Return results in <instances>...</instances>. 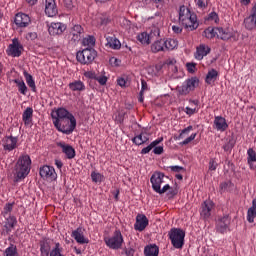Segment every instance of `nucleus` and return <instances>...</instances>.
Listing matches in <instances>:
<instances>
[{"label":"nucleus","mask_w":256,"mask_h":256,"mask_svg":"<svg viewBox=\"0 0 256 256\" xmlns=\"http://www.w3.org/2000/svg\"><path fill=\"white\" fill-rule=\"evenodd\" d=\"M4 218H5L4 229L7 235H9V233H11V231H13V229L15 228V225H17V217L9 214Z\"/></svg>","instance_id":"24"},{"label":"nucleus","mask_w":256,"mask_h":256,"mask_svg":"<svg viewBox=\"0 0 256 256\" xmlns=\"http://www.w3.org/2000/svg\"><path fill=\"white\" fill-rule=\"evenodd\" d=\"M27 41H35L37 39V33L36 32H29L26 34Z\"/></svg>","instance_id":"56"},{"label":"nucleus","mask_w":256,"mask_h":256,"mask_svg":"<svg viewBox=\"0 0 256 256\" xmlns=\"http://www.w3.org/2000/svg\"><path fill=\"white\" fill-rule=\"evenodd\" d=\"M104 243L108 249H112L113 251L121 249L125 243L121 230L116 229L111 236L104 237Z\"/></svg>","instance_id":"4"},{"label":"nucleus","mask_w":256,"mask_h":256,"mask_svg":"<svg viewBox=\"0 0 256 256\" xmlns=\"http://www.w3.org/2000/svg\"><path fill=\"white\" fill-rule=\"evenodd\" d=\"M145 256H159V246L156 244L147 245L144 248Z\"/></svg>","instance_id":"31"},{"label":"nucleus","mask_w":256,"mask_h":256,"mask_svg":"<svg viewBox=\"0 0 256 256\" xmlns=\"http://www.w3.org/2000/svg\"><path fill=\"white\" fill-rule=\"evenodd\" d=\"M194 12L191 11V9H189L188 7H186L185 5L180 6L179 8V23H181V21H186L188 17H190V15H193Z\"/></svg>","instance_id":"29"},{"label":"nucleus","mask_w":256,"mask_h":256,"mask_svg":"<svg viewBox=\"0 0 256 256\" xmlns=\"http://www.w3.org/2000/svg\"><path fill=\"white\" fill-rule=\"evenodd\" d=\"M191 131H193V126H191V125L182 129L178 136V139H184L185 135H189V133H191Z\"/></svg>","instance_id":"47"},{"label":"nucleus","mask_w":256,"mask_h":256,"mask_svg":"<svg viewBox=\"0 0 256 256\" xmlns=\"http://www.w3.org/2000/svg\"><path fill=\"white\" fill-rule=\"evenodd\" d=\"M195 4L198 9H207V3L203 0H195Z\"/></svg>","instance_id":"53"},{"label":"nucleus","mask_w":256,"mask_h":256,"mask_svg":"<svg viewBox=\"0 0 256 256\" xmlns=\"http://www.w3.org/2000/svg\"><path fill=\"white\" fill-rule=\"evenodd\" d=\"M91 179L93 183H102L103 179H105V176L99 172H92L91 173Z\"/></svg>","instance_id":"46"},{"label":"nucleus","mask_w":256,"mask_h":256,"mask_svg":"<svg viewBox=\"0 0 256 256\" xmlns=\"http://www.w3.org/2000/svg\"><path fill=\"white\" fill-rule=\"evenodd\" d=\"M3 141L4 151H13L17 149V142L19 139L15 136H5Z\"/></svg>","instance_id":"20"},{"label":"nucleus","mask_w":256,"mask_h":256,"mask_svg":"<svg viewBox=\"0 0 256 256\" xmlns=\"http://www.w3.org/2000/svg\"><path fill=\"white\" fill-rule=\"evenodd\" d=\"M67 25L61 22H52L48 27V33L50 35H63V32L66 31Z\"/></svg>","instance_id":"18"},{"label":"nucleus","mask_w":256,"mask_h":256,"mask_svg":"<svg viewBox=\"0 0 256 256\" xmlns=\"http://www.w3.org/2000/svg\"><path fill=\"white\" fill-rule=\"evenodd\" d=\"M106 47L119 51L121 49V41L115 35H105Z\"/></svg>","instance_id":"22"},{"label":"nucleus","mask_w":256,"mask_h":256,"mask_svg":"<svg viewBox=\"0 0 256 256\" xmlns=\"http://www.w3.org/2000/svg\"><path fill=\"white\" fill-rule=\"evenodd\" d=\"M149 227V219L145 214H137L136 222L134 224L135 231H139L140 233L145 231Z\"/></svg>","instance_id":"15"},{"label":"nucleus","mask_w":256,"mask_h":256,"mask_svg":"<svg viewBox=\"0 0 256 256\" xmlns=\"http://www.w3.org/2000/svg\"><path fill=\"white\" fill-rule=\"evenodd\" d=\"M247 156L248 165H251V163H256V152L253 150V148H249L247 150Z\"/></svg>","instance_id":"43"},{"label":"nucleus","mask_w":256,"mask_h":256,"mask_svg":"<svg viewBox=\"0 0 256 256\" xmlns=\"http://www.w3.org/2000/svg\"><path fill=\"white\" fill-rule=\"evenodd\" d=\"M244 27L247 31L256 29V4L252 7L251 14L244 19Z\"/></svg>","instance_id":"16"},{"label":"nucleus","mask_w":256,"mask_h":256,"mask_svg":"<svg viewBox=\"0 0 256 256\" xmlns=\"http://www.w3.org/2000/svg\"><path fill=\"white\" fill-rule=\"evenodd\" d=\"M214 127L216 130L224 132L229 128V124H227V120L222 116H215Z\"/></svg>","instance_id":"25"},{"label":"nucleus","mask_w":256,"mask_h":256,"mask_svg":"<svg viewBox=\"0 0 256 256\" xmlns=\"http://www.w3.org/2000/svg\"><path fill=\"white\" fill-rule=\"evenodd\" d=\"M213 209H215V203H213L211 200H205L200 207L201 219L204 221H209L213 213Z\"/></svg>","instance_id":"9"},{"label":"nucleus","mask_w":256,"mask_h":256,"mask_svg":"<svg viewBox=\"0 0 256 256\" xmlns=\"http://www.w3.org/2000/svg\"><path fill=\"white\" fill-rule=\"evenodd\" d=\"M149 141V136L145 134V132H141L140 134L136 135L134 138H132V142L134 145H143Z\"/></svg>","instance_id":"34"},{"label":"nucleus","mask_w":256,"mask_h":256,"mask_svg":"<svg viewBox=\"0 0 256 256\" xmlns=\"http://www.w3.org/2000/svg\"><path fill=\"white\" fill-rule=\"evenodd\" d=\"M109 78L105 76V74L97 75L95 81L99 83V85H107V81Z\"/></svg>","instance_id":"48"},{"label":"nucleus","mask_w":256,"mask_h":256,"mask_svg":"<svg viewBox=\"0 0 256 256\" xmlns=\"http://www.w3.org/2000/svg\"><path fill=\"white\" fill-rule=\"evenodd\" d=\"M219 164L217 163V160L215 158H211L209 161V171H217V167Z\"/></svg>","instance_id":"50"},{"label":"nucleus","mask_w":256,"mask_h":256,"mask_svg":"<svg viewBox=\"0 0 256 256\" xmlns=\"http://www.w3.org/2000/svg\"><path fill=\"white\" fill-rule=\"evenodd\" d=\"M168 191V195L170 197H175V195H177L179 193V190L177 188H171Z\"/></svg>","instance_id":"60"},{"label":"nucleus","mask_w":256,"mask_h":256,"mask_svg":"<svg viewBox=\"0 0 256 256\" xmlns=\"http://www.w3.org/2000/svg\"><path fill=\"white\" fill-rule=\"evenodd\" d=\"M125 255L126 256H133V255H135V249H133V248L126 249L125 250Z\"/></svg>","instance_id":"64"},{"label":"nucleus","mask_w":256,"mask_h":256,"mask_svg":"<svg viewBox=\"0 0 256 256\" xmlns=\"http://www.w3.org/2000/svg\"><path fill=\"white\" fill-rule=\"evenodd\" d=\"M233 147H235V144L233 142H228L223 146V149L224 151H231Z\"/></svg>","instance_id":"61"},{"label":"nucleus","mask_w":256,"mask_h":256,"mask_svg":"<svg viewBox=\"0 0 256 256\" xmlns=\"http://www.w3.org/2000/svg\"><path fill=\"white\" fill-rule=\"evenodd\" d=\"M177 45H178V42L175 39L164 40V47L166 51H173V49H175Z\"/></svg>","instance_id":"41"},{"label":"nucleus","mask_w":256,"mask_h":256,"mask_svg":"<svg viewBox=\"0 0 256 256\" xmlns=\"http://www.w3.org/2000/svg\"><path fill=\"white\" fill-rule=\"evenodd\" d=\"M14 23L20 29H25V27L31 25V17L25 13H17L14 18Z\"/></svg>","instance_id":"12"},{"label":"nucleus","mask_w":256,"mask_h":256,"mask_svg":"<svg viewBox=\"0 0 256 256\" xmlns=\"http://www.w3.org/2000/svg\"><path fill=\"white\" fill-rule=\"evenodd\" d=\"M195 137H197V133H192L188 138L180 143V145H189L191 141H195Z\"/></svg>","instance_id":"51"},{"label":"nucleus","mask_w":256,"mask_h":256,"mask_svg":"<svg viewBox=\"0 0 256 256\" xmlns=\"http://www.w3.org/2000/svg\"><path fill=\"white\" fill-rule=\"evenodd\" d=\"M159 36V28H154L150 33L142 32L137 35V40L140 41L142 45H150L154 37Z\"/></svg>","instance_id":"10"},{"label":"nucleus","mask_w":256,"mask_h":256,"mask_svg":"<svg viewBox=\"0 0 256 256\" xmlns=\"http://www.w3.org/2000/svg\"><path fill=\"white\" fill-rule=\"evenodd\" d=\"M3 256H19L17 246L10 244L9 247L5 249Z\"/></svg>","instance_id":"40"},{"label":"nucleus","mask_w":256,"mask_h":256,"mask_svg":"<svg viewBox=\"0 0 256 256\" xmlns=\"http://www.w3.org/2000/svg\"><path fill=\"white\" fill-rule=\"evenodd\" d=\"M217 38L222 39V41H229L231 37H233V34L229 32V29H223L221 27L216 28Z\"/></svg>","instance_id":"27"},{"label":"nucleus","mask_w":256,"mask_h":256,"mask_svg":"<svg viewBox=\"0 0 256 256\" xmlns=\"http://www.w3.org/2000/svg\"><path fill=\"white\" fill-rule=\"evenodd\" d=\"M199 85V79L197 77L188 78L182 86L177 87L179 95H189L191 91H195V88Z\"/></svg>","instance_id":"8"},{"label":"nucleus","mask_w":256,"mask_h":256,"mask_svg":"<svg viewBox=\"0 0 256 256\" xmlns=\"http://www.w3.org/2000/svg\"><path fill=\"white\" fill-rule=\"evenodd\" d=\"M82 44L84 47H87V49H91V47H95V38L93 36H88L83 38Z\"/></svg>","instance_id":"42"},{"label":"nucleus","mask_w":256,"mask_h":256,"mask_svg":"<svg viewBox=\"0 0 256 256\" xmlns=\"http://www.w3.org/2000/svg\"><path fill=\"white\" fill-rule=\"evenodd\" d=\"M53 125L60 133L71 135L77 127V119L64 107L55 108L51 112Z\"/></svg>","instance_id":"1"},{"label":"nucleus","mask_w":256,"mask_h":256,"mask_svg":"<svg viewBox=\"0 0 256 256\" xmlns=\"http://www.w3.org/2000/svg\"><path fill=\"white\" fill-rule=\"evenodd\" d=\"M83 33H85V30H83L81 25H74L70 32L71 41H73V43H79L81 37H83Z\"/></svg>","instance_id":"21"},{"label":"nucleus","mask_w":256,"mask_h":256,"mask_svg":"<svg viewBox=\"0 0 256 256\" xmlns=\"http://www.w3.org/2000/svg\"><path fill=\"white\" fill-rule=\"evenodd\" d=\"M51 252V245L47 240L40 242V255L41 256H49Z\"/></svg>","instance_id":"38"},{"label":"nucleus","mask_w":256,"mask_h":256,"mask_svg":"<svg viewBox=\"0 0 256 256\" xmlns=\"http://www.w3.org/2000/svg\"><path fill=\"white\" fill-rule=\"evenodd\" d=\"M57 147L62 149V153H64L66 159H75L77 152L73 146L66 144L65 142H58Z\"/></svg>","instance_id":"17"},{"label":"nucleus","mask_w":256,"mask_h":256,"mask_svg":"<svg viewBox=\"0 0 256 256\" xmlns=\"http://www.w3.org/2000/svg\"><path fill=\"white\" fill-rule=\"evenodd\" d=\"M148 86H147V81H145L144 79L141 80V91H140V95H143V93H145V91H147Z\"/></svg>","instance_id":"57"},{"label":"nucleus","mask_w":256,"mask_h":256,"mask_svg":"<svg viewBox=\"0 0 256 256\" xmlns=\"http://www.w3.org/2000/svg\"><path fill=\"white\" fill-rule=\"evenodd\" d=\"M173 173H181V171L185 172V168L183 166H170L168 167Z\"/></svg>","instance_id":"52"},{"label":"nucleus","mask_w":256,"mask_h":256,"mask_svg":"<svg viewBox=\"0 0 256 256\" xmlns=\"http://www.w3.org/2000/svg\"><path fill=\"white\" fill-rule=\"evenodd\" d=\"M40 177L42 179H49L50 181H55L57 179V172L53 166L44 165L40 168Z\"/></svg>","instance_id":"14"},{"label":"nucleus","mask_w":256,"mask_h":256,"mask_svg":"<svg viewBox=\"0 0 256 256\" xmlns=\"http://www.w3.org/2000/svg\"><path fill=\"white\" fill-rule=\"evenodd\" d=\"M69 90L70 91H85V83L81 80H75L73 82H70L68 84Z\"/></svg>","instance_id":"33"},{"label":"nucleus","mask_w":256,"mask_h":256,"mask_svg":"<svg viewBox=\"0 0 256 256\" xmlns=\"http://www.w3.org/2000/svg\"><path fill=\"white\" fill-rule=\"evenodd\" d=\"M29 173H31V157L29 155L20 156L15 165L16 179H25Z\"/></svg>","instance_id":"2"},{"label":"nucleus","mask_w":256,"mask_h":256,"mask_svg":"<svg viewBox=\"0 0 256 256\" xmlns=\"http://www.w3.org/2000/svg\"><path fill=\"white\" fill-rule=\"evenodd\" d=\"M165 179H169V177L165 176L162 172H154L150 178V183L152 185L153 191L155 193H159V195H163V193H167L171 186L166 184L161 188V185L165 183Z\"/></svg>","instance_id":"3"},{"label":"nucleus","mask_w":256,"mask_h":256,"mask_svg":"<svg viewBox=\"0 0 256 256\" xmlns=\"http://www.w3.org/2000/svg\"><path fill=\"white\" fill-rule=\"evenodd\" d=\"M207 21H212L216 24L219 23V14L216 12H211L207 17Z\"/></svg>","instance_id":"49"},{"label":"nucleus","mask_w":256,"mask_h":256,"mask_svg":"<svg viewBox=\"0 0 256 256\" xmlns=\"http://www.w3.org/2000/svg\"><path fill=\"white\" fill-rule=\"evenodd\" d=\"M235 185L231 181L222 182L220 184V192L227 193L234 189Z\"/></svg>","instance_id":"39"},{"label":"nucleus","mask_w":256,"mask_h":256,"mask_svg":"<svg viewBox=\"0 0 256 256\" xmlns=\"http://www.w3.org/2000/svg\"><path fill=\"white\" fill-rule=\"evenodd\" d=\"M23 75L25 77V81L28 87H30V89H32V91L35 93V91H37V86L35 85V79H33V76L29 74V72L27 71H24Z\"/></svg>","instance_id":"37"},{"label":"nucleus","mask_w":256,"mask_h":256,"mask_svg":"<svg viewBox=\"0 0 256 256\" xmlns=\"http://www.w3.org/2000/svg\"><path fill=\"white\" fill-rule=\"evenodd\" d=\"M211 53V48L205 44H201L196 49L195 59L198 61L203 60V57H207Z\"/></svg>","instance_id":"26"},{"label":"nucleus","mask_w":256,"mask_h":256,"mask_svg":"<svg viewBox=\"0 0 256 256\" xmlns=\"http://www.w3.org/2000/svg\"><path fill=\"white\" fill-rule=\"evenodd\" d=\"M163 153V146H155L153 149L154 155H162Z\"/></svg>","instance_id":"58"},{"label":"nucleus","mask_w":256,"mask_h":256,"mask_svg":"<svg viewBox=\"0 0 256 256\" xmlns=\"http://www.w3.org/2000/svg\"><path fill=\"white\" fill-rule=\"evenodd\" d=\"M10 83H15L17 85L18 91L21 95H27V85L25 84V81H23V78L10 80Z\"/></svg>","instance_id":"32"},{"label":"nucleus","mask_w":256,"mask_h":256,"mask_svg":"<svg viewBox=\"0 0 256 256\" xmlns=\"http://www.w3.org/2000/svg\"><path fill=\"white\" fill-rule=\"evenodd\" d=\"M95 57H97V51L93 48H85L76 54L77 62L81 65L91 64L92 61H95Z\"/></svg>","instance_id":"6"},{"label":"nucleus","mask_w":256,"mask_h":256,"mask_svg":"<svg viewBox=\"0 0 256 256\" xmlns=\"http://www.w3.org/2000/svg\"><path fill=\"white\" fill-rule=\"evenodd\" d=\"M84 76L87 77V79H97V74L95 71H87L84 73Z\"/></svg>","instance_id":"54"},{"label":"nucleus","mask_w":256,"mask_h":256,"mask_svg":"<svg viewBox=\"0 0 256 256\" xmlns=\"http://www.w3.org/2000/svg\"><path fill=\"white\" fill-rule=\"evenodd\" d=\"M217 77H219V72L215 69H211L206 75L205 82L207 85H211V83H215V81H217Z\"/></svg>","instance_id":"35"},{"label":"nucleus","mask_w":256,"mask_h":256,"mask_svg":"<svg viewBox=\"0 0 256 256\" xmlns=\"http://www.w3.org/2000/svg\"><path fill=\"white\" fill-rule=\"evenodd\" d=\"M186 67H187V71L189 73H195V64L193 63H187L186 64Z\"/></svg>","instance_id":"62"},{"label":"nucleus","mask_w":256,"mask_h":256,"mask_svg":"<svg viewBox=\"0 0 256 256\" xmlns=\"http://www.w3.org/2000/svg\"><path fill=\"white\" fill-rule=\"evenodd\" d=\"M14 205H15V202L5 204L3 211H2L3 217H9V215H11Z\"/></svg>","instance_id":"45"},{"label":"nucleus","mask_w":256,"mask_h":256,"mask_svg":"<svg viewBox=\"0 0 256 256\" xmlns=\"http://www.w3.org/2000/svg\"><path fill=\"white\" fill-rule=\"evenodd\" d=\"M168 238L174 249H183L185 245V231L181 228H172L168 232Z\"/></svg>","instance_id":"5"},{"label":"nucleus","mask_w":256,"mask_h":256,"mask_svg":"<svg viewBox=\"0 0 256 256\" xmlns=\"http://www.w3.org/2000/svg\"><path fill=\"white\" fill-rule=\"evenodd\" d=\"M181 25L185 27L188 31H195L199 27V22L197 21V14H191L186 18V20L180 21Z\"/></svg>","instance_id":"13"},{"label":"nucleus","mask_w":256,"mask_h":256,"mask_svg":"<svg viewBox=\"0 0 256 256\" xmlns=\"http://www.w3.org/2000/svg\"><path fill=\"white\" fill-rule=\"evenodd\" d=\"M229 225H231V218L228 215L218 218L216 221L217 233L225 234L229 231Z\"/></svg>","instance_id":"11"},{"label":"nucleus","mask_w":256,"mask_h":256,"mask_svg":"<svg viewBox=\"0 0 256 256\" xmlns=\"http://www.w3.org/2000/svg\"><path fill=\"white\" fill-rule=\"evenodd\" d=\"M154 148L152 147V145H148L147 147L143 148L141 150V155H147V153H150Z\"/></svg>","instance_id":"59"},{"label":"nucleus","mask_w":256,"mask_h":256,"mask_svg":"<svg viewBox=\"0 0 256 256\" xmlns=\"http://www.w3.org/2000/svg\"><path fill=\"white\" fill-rule=\"evenodd\" d=\"M45 15L47 17H55L59 13L57 2L55 0H45Z\"/></svg>","instance_id":"19"},{"label":"nucleus","mask_w":256,"mask_h":256,"mask_svg":"<svg viewBox=\"0 0 256 256\" xmlns=\"http://www.w3.org/2000/svg\"><path fill=\"white\" fill-rule=\"evenodd\" d=\"M117 84H118L120 87H126V85H127V80H125V78H118V79H117Z\"/></svg>","instance_id":"63"},{"label":"nucleus","mask_w":256,"mask_h":256,"mask_svg":"<svg viewBox=\"0 0 256 256\" xmlns=\"http://www.w3.org/2000/svg\"><path fill=\"white\" fill-rule=\"evenodd\" d=\"M71 237H73V239H75V241L80 245L89 243V240L85 238V235L83 234V228L81 227H78L76 230L72 231Z\"/></svg>","instance_id":"23"},{"label":"nucleus","mask_w":256,"mask_h":256,"mask_svg":"<svg viewBox=\"0 0 256 256\" xmlns=\"http://www.w3.org/2000/svg\"><path fill=\"white\" fill-rule=\"evenodd\" d=\"M199 110L196 108H190V107H186L185 108V113L186 115H189V117H191V115H195V113H197Z\"/></svg>","instance_id":"55"},{"label":"nucleus","mask_w":256,"mask_h":256,"mask_svg":"<svg viewBox=\"0 0 256 256\" xmlns=\"http://www.w3.org/2000/svg\"><path fill=\"white\" fill-rule=\"evenodd\" d=\"M204 36L206 39H213L214 37H217V28H207L204 30Z\"/></svg>","instance_id":"44"},{"label":"nucleus","mask_w":256,"mask_h":256,"mask_svg":"<svg viewBox=\"0 0 256 256\" xmlns=\"http://www.w3.org/2000/svg\"><path fill=\"white\" fill-rule=\"evenodd\" d=\"M22 121L24 125H31L33 123V108L27 107L22 114Z\"/></svg>","instance_id":"28"},{"label":"nucleus","mask_w":256,"mask_h":256,"mask_svg":"<svg viewBox=\"0 0 256 256\" xmlns=\"http://www.w3.org/2000/svg\"><path fill=\"white\" fill-rule=\"evenodd\" d=\"M23 51H25V48L21 44V41H19V38H13L12 43L6 49V54L8 57H21Z\"/></svg>","instance_id":"7"},{"label":"nucleus","mask_w":256,"mask_h":256,"mask_svg":"<svg viewBox=\"0 0 256 256\" xmlns=\"http://www.w3.org/2000/svg\"><path fill=\"white\" fill-rule=\"evenodd\" d=\"M152 53H159V51H166L165 40H157L151 45Z\"/></svg>","instance_id":"36"},{"label":"nucleus","mask_w":256,"mask_h":256,"mask_svg":"<svg viewBox=\"0 0 256 256\" xmlns=\"http://www.w3.org/2000/svg\"><path fill=\"white\" fill-rule=\"evenodd\" d=\"M256 219V199L252 200V206L247 211L248 223H255Z\"/></svg>","instance_id":"30"}]
</instances>
